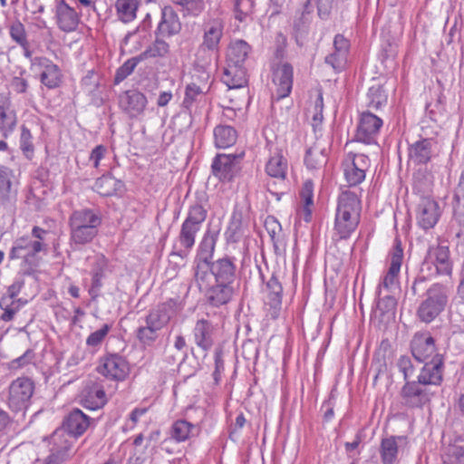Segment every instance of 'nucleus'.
Instances as JSON below:
<instances>
[{
  "label": "nucleus",
  "instance_id": "nucleus-29",
  "mask_svg": "<svg viewBox=\"0 0 464 464\" xmlns=\"http://www.w3.org/2000/svg\"><path fill=\"white\" fill-rule=\"evenodd\" d=\"M108 268V260L102 256H96L91 269L92 283L89 288V295L92 300H96L101 295V289L103 285L102 279L105 277V272Z\"/></svg>",
  "mask_w": 464,
  "mask_h": 464
},
{
  "label": "nucleus",
  "instance_id": "nucleus-32",
  "mask_svg": "<svg viewBox=\"0 0 464 464\" xmlns=\"http://www.w3.org/2000/svg\"><path fill=\"white\" fill-rule=\"evenodd\" d=\"M8 31L12 41L23 50L24 56L27 59H31L33 52L24 24L20 20L16 19L8 25Z\"/></svg>",
  "mask_w": 464,
  "mask_h": 464
},
{
  "label": "nucleus",
  "instance_id": "nucleus-3",
  "mask_svg": "<svg viewBox=\"0 0 464 464\" xmlns=\"http://www.w3.org/2000/svg\"><path fill=\"white\" fill-rule=\"evenodd\" d=\"M207 215L208 210L201 201L196 200L189 206L188 215L181 225L177 243L173 246L170 256H177L181 260L188 257L195 245L196 236L207 218Z\"/></svg>",
  "mask_w": 464,
  "mask_h": 464
},
{
  "label": "nucleus",
  "instance_id": "nucleus-33",
  "mask_svg": "<svg viewBox=\"0 0 464 464\" xmlns=\"http://www.w3.org/2000/svg\"><path fill=\"white\" fill-rule=\"evenodd\" d=\"M434 185V176L426 168H420L413 174L412 188L420 198L430 197Z\"/></svg>",
  "mask_w": 464,
  "mask_h": 464
},
{
  "label": "nucleus",
  "instance_id": "nucleus-1",
  "mask_svg": "<svg viewBox=\"0 0 464 464\" xmlns=\"http://www.w3.org/2000/svg\"><path fill=\"white\" fill-rule=\"evenodd\" d=\"M453 274V260L447 246L430 247L422 261L418 276L411 287V294L417 295L424 289L427 280L436 276L451 279Z\"/></svg>",
  "mask_w": 464,
  "mask_h": 464
},
{
  "label": "nucleus",
  "instance_id": "nucleus-44",
  "mask_svg": "<svg viewBox=\"0 0 464 464\" xmlns=\"http://www.w3.org/2000/svg\"><path fill=\"white\" fill-rule=\"evenodd\" d=\"M27 303V300H11L9 298H0V308L3 314L0 316V322L13 321L14 315Z\"/></svg>",
  "mask_w": 464,
  "mask_h": 464
},
{
  "label": "nucleus",
  "instance_id": "nucleus-63",
  "mask_svg": "<svg viewBox=\"0 0 464 464\" xmlns=\"http://www.w3.org/2000/svg\"><path fill=\"white\" fill-rule=\"evenodd\" d=\"M74 4L75 9L79 11L82 9L85 13V16L91 15L92 13H96V5L94 0H72Z\"/></svg>",
  "mask_w": 464,
  "mask_h": 464
},
{
  "label": "nucleus",
  "instance_id": "nucleus-22",
  "mask_svg": "<svg viewBox=\"0 0 464 464\" xmlns=\"http://www.w3.org/2000/svg\"><path fill=\"white\" fill-rule=\"evenodd\" d=\"M411 351L416 361L423 362L437 354L435 340L429 332H418L411 341Z\"/></svg>",
  "mask_w": 464,
  "mask_h": 464
},
{
  "label": "nucleus",
  "instance_id": "nucleus-50",
  "mask_svg": "<svg viewBox=\"0 0 464 464\" xmlns=\"http://www.w3.org/2000/svg\"><path fill=\"white\" fill-rule=\"evenodd\" d=\"M254 7V0H234L235 18L239 22L246 21L253 13Z\"/></svg>",
  "mask_w": 464,
  "mask_h": 464
},
{
  "label": "nucleus",
  "instance_id": "nucleus-13",
  "mask_svg": "<svg viewBox=\"0 0 464 464\" xmlns=\"http://www.w3.org/2000/svg\"><path fill=\"white\" fill-rule=\"evenodd\" d=\"M272 82L276 86L275 97L277 101L287 97L292 91L294 69L289 63L274 62L271 64Z\"/></svg>",
  "mask_w": 464,
  "mask_h": 464
},
{
  "label": "nucleus",
  "instance_id": "nucleus-60",
  "mask_svg": "<svg viewBox=\"0 0 464 464\" xmlns=\"http://www.w3.org/2000/svg\"><path fill=\"white\" fill-rule=\"evenodd\" d=\"M286 44H287L286 37L282 33H278L276 36V51H275V57H276V59L278 60V62H282V60L285 57Z\"/></svg>",
  "mask_w": 464,
  "mask_h": 464
},
{
  "label": "nucleus",
  "instance_id": "nucleus-17",
  "mask_svg": "<svg viewBox=\"0 0 464 464\" xmlns=\"http://www.w3.org/2000/svg\"><path fill=\"white\" fill-rule=\"evenodd\" d=\"M444 369L443 356L435 354L430 362H425L421 367L417 380L425 386H430L431 390L438 389L443 381Z\"/></svg>",
  "mask_w": 464,
  "mask_h": 464
},
{
  "label": "nucleus",
  "instance_id": "nucleus-23",
  "mask_svg": "<svg viewBox=\"0 0 464 464\" xmlns=\"http://www.w3.org/2000/svg\"><path fill=\"white\" fill-rule=\"evenodd\" d=\"M403 259V249L401 242L397 241L390 253V266L379 287L387 291L392 290L398 285V276Z\"/></svg>",
  "mask_w": 464,
  "mask_h": 464
},
{
  "label": "nucleus",
  "instance_id": "nucleus-40",
  "mask_svg": "<svg viewBox=\"0 0 464 464\" xmlns=\"http://www.w3.org/2000/svg\"><path fill=\"white\" fill-rule=\"evenodd\" d=\"M237 139V130L229 125L220 124L214 129V140L218 148H228L236 143Z\"/></svg>",
  "mask_w": 464,
  "mask_h": 464
},
{
  "label": "nucleus",
  "instance_id": "nucleus-21",
  "mask_svg": "<svg viewBox=\"0 0 464 464\" xmlns=\"http://www.w3.org/2000/svg\"><path fill=\"white\" fill-rule=\"evenodd\" d=\"M439 203L431 197L420 198L417 207V221L420 227L427 230L432 228L440 217Z\"/></svg>",
  "mask_w": 464,
  "mask_h": 464
},
{
  "label": "nucleus",
  "instance_id": "nucleus-39",
  "mask_svg": "<svg viewBox=\"0 0 464 464\" xmlns=\"http://www.w3.org/2000/svg\"><path fill=\"white\" fill-rule=\"evenodd\" d=\"M115 10L117 17L122 23H130L137 16V11L140 6L139 0H116Z\"/></svg>",
  "mask_w": 464,
  "mask_h": 464
},
{
  "label": "nucleus",
  "instance_id": "nucleus-35",
  "mask_svg": "<svg viewBox=\"0 0 464 464\" xmlns=\"http://www.w3.org/2000/svg\"><path fill=\"white\" fill-rule=\"evenodd\" d=\"M123 188V182L111 174L102 175L97 179L93 186V189L102 197L116 195L118 192H121Z\"/></svg>",
  "mask_w": 464,
  "mask_h": 464
},
{
  "label": "nucleus",
  "instance_id": "nucleus-7",
  "mask_svg": "<svg viewBox=\"0 0 464 464\" xmlns=\"http://www.w3.org/2000/svg\"><path fill=\"white\" fill-rule=\"evenodd\" d=\"M360 200L354 192L343 191L338 198L334 229L340 239L348 238L359 224Z\"/></svg>",
  "mask_w": 464,
  "mask_h": 464
},
{
  "label": "nucleus",
  "instance_id": "nucleus-47",
  "mask_svg": "<svg viewBox=\"0 0 464 464\" xmlns=\"http://www.w3.org/2000/svg\"><path fill=\"white\" fill-rule=\"evenodd\" d=\"M142 61H144V60H143V58H141L140 54L128 59L116 71L115 77H114V82L120 83L121 82L125 80L129 75H130L133 72L136 66Z\"/></svg>",
  "mask_w": 464,
  "mask_h": 464
},
{
  "label": "nucleus",
  "instance_id": "nucleus-18",
  "mask_svg": "<svg viewBox=\"0 0 464 464\" xmlns=\"http://www.w3.org/2000/svg\"><path fill=\"white\" fill-rule=\"evenodd\" d=\"M369 159L364 154H349L343 162L344 177L350 187L361 184L365 179Z\"/></svg>",
  "mask_w": 464,
  "mask_h": 464
},
{
  "label": "nucleus",
  "instance_id": "nucleus-51",
  "mask_svg": "<svg viewBox=\"0 0 464 464\" xmlns=\"http://www.w3.org/2000/svg\"><path fill=\"white\" fill-rule=\"evenodd\" d=\"M20 149L26 159L31 160L34 157L33 135L25 125L21 127Z\"/></svg>",
  "mask_w": 464,
  "mask_h": 464
},
{
  "label": "nucleus",
  "instance_id": "nucleus-46",
  "mask_svg": "<svg viewBox=\"0 0 464 464\" xmlns=\"http://www.w3.org/2000/svg\"><path fill=\"white\" fill-rule=\"evenodd\" d=\"M304 163L310 169H318L326 163V155L324 149H320L317 146L309 148L306 150L304 157Z\"/></svg>",
  "mask_w": 464,
  "mask_h": 464
},
{
  "label": "nucleus",
  "instance_id": "nucleus-54",
  "mask_svg": "<svg viewBox=\"0 0 464 464\" xmlns=\"http://www.w3.org/2000/svg\"><path fill=\"white\" fill-rule=\"evenodd\" d=\"M397 366L400 372L403 374V379L406 382H411V378L415 375V366L411 359L407 355H401L397 362Z\"/></svg>",
  "mask_w": 464,
  "mask_h": 464
},
{
  "label": "nucleus",
  "instance_id": "nucleus-9",
  "mask_svg": "<svg viewBox=\"0 0 464 464\" xmlns=\"http://www.w3.org/2000/svg\"><path fill=\"white\" fill-rule=\"evenodd\" d=\"M225 21L219 16H208L201 24L202 42L199 52L218 53L224 36Z\"/></svg>",
  "mask_w": 464,
  "mask_h": 464
},
{
  "label": "nucleus",
  "instance_id": "nucleus-31",
  "mask_svg": "<svg viewBox=\"0 0 464 464\" xmlns=\"http://www.w3.org/2000/svg\"><path fill=\"white\" fill-rule=\"evenodd\" d=\"M407 443L404 436H391L382 440L380 454L382 464H395L398 461L400 448Z\"/></svg>",
  "mask_w": 464,
  "mask_h": 464
},
{
  "label": "nucleus",
  "instance_id": "nucleus-36",
  "mask_svg": "<svg viewBox=\"0 0 464 464\" xmlns=\"http://www.w3.org/2000/svg\"><path fill=\"white\" fill-rule=\"evenodd\" d=\"M192 270V284H195L200 291L206 289L209 285L212 276V262L194 259Z\"/></svg>",
  "mask_w": 464,
  "mask_h": 464
},
{
  "label": "nucleus",
  "instance_id": "nucleus-27",
  "mask_svg": "<svg viewBox=\"0 0 464 464\" xmlns=\"http://www.w3.org/2000/svg\"><path fill=\"white\" fill-rule=\"evenodd\" d=\"M91 419L79 409H73L63 419L62 429L72 437L82 436L89 428Z\"/></svg>",
  "mask_w": 464,
  "mask_h": 464
},
{
  "label": "nucleus",
  "instance_id": "nucleus-41",
  "mask_svg": "<svg viewBox=\"0 0 464 464\" xmlns=\"http://www.w3.org/2000/svg\"><path fill=\"white\" fill-rule=\"evenodd\" d=\"M16 125L17 116L15 111L0 105V132L2 136L7 139L14 132Z\"/></svg>",
  "mask_w": 464,
  "mask_h": 464
},
{
  "label": "nucleus",
  "instance_id": "nucleus-28",
  "mask_svg": "<svg viewBox=\"0 0 464 464\" xmlns=\"http://www.w3.org/2000/svg\"><path fill=\"white\" fill-rule=\"evenodd\" d=\"M217 328L214 324L207 319H199L193 328L194 342L203 351L209 350L214 344Z\"/></svg>",
  "mask_w": 464,
  "mask_h": 464
},
{
  "label": "nucleus",
  "instance_id": "nucleus-38",
  "mask_svg": "<svg viewBox=\"0 0 464 464\" xmlns=\"http://www.w3.org/2000/svg\"><path fill=\"white\" fill-rule=\"evenodd\" d=\"M198 431L199 429L196 425L185 420H178L171 426L170 437L176 441L181 442L198 435Z\"/></svg>",
  "mask_w": 464,
  "mask_h": 464
},
{
  "label": "nucleus",
  "instance_id": "nucleus-10",
  "mask_svg": "<svg viewBox=\"0 0 464 464\" xmlns=\"http://www.w3.org/2000/svg\"><path fill=\"white\" fill-rule=\"evenodd\" d=\"M436 390L425 386L418 380L406 382L400 392L401 403L409 409H421L430 403Z\"/></svg>",
  "mask_w": 464,
  "mask_h": 464
},
{
  "label": "nucleus",
  "instance_id": "nucleus-24",
  "mask_svg": "<svg viewBox=\"0 0 464 464\" xmlns=\"http://www.w3.org/2000/svg\"><path fill=\"white\" fill-rule=\"evenodd\" d=\"M237 267L236 258L225 256L212 262V276L216 283L234 285Z\"/></svg>",
  "mask_w": 464,
  "mask_h": 464
},
{
  "label": "nucleus",
  "instance_id": "nucleus-19",
  "mask_svg": "<svg viewBox=\"0 0 464 464\" xmlns=\"http://www.w3.org/2000/svg\"><path fill=\"white\" fill-rule=\"evenodd\" d=\"M240 155L218 154L212 162V173L221 181H230L238 172Z\"/></svg>",
  "mask_w": 464,
  "mask_h": 464
},
{
  "label": "nucleus",
  "instance_id": "nucleus-30",
  "mask_svg": "<svg viewBox=\"0 0 464 464\" xmlns=\"http://www.w3.org/2000/svg\"><path fill=\"white\" fill-rule=\"evenodd\" d=\"M235 295L234 285L216 283L210 286L206 294L207 301L214 307L227 304Z\"/></svg>",
  "mask_w": 464,
  "mask_h": 464
},
{
  "label": "nucleus",
  "instance_id": "nucleus-12",
  "mask_svg": "<svg viewBox=\"0 0 464 464\" xmlns=\"http://www.w3.org/2000/svg\"><path fill=\"white\" fill-rule=\"evenodd\" d=\"M85 16L82 9L77 11L65 0H55L54 18L57 27L64 33H72L78 28L81 17Z\"/></svg>",
  "mask_w": 464,
  "mask_h": 464
},
{
  "label": "nucleus",
  "instance_id": "nucleus-57",
  "mask_svg": "<svg viewBox=\"0 0 464 464\" xmlns=\"http://www.w3.org/2000/svg\"><path fill=\"white\" fill-rule=\"evenodd\" d=\"M325 63L331 65L334 71L341 72L345 67L347 62V55L342 54L340 53H334L328 54L325 59Z\"/></svg>",
  "mask_w": 464,
  "mask_h": 464
},
{
  "label": "nucleus",
  "instance_id": "nucleus-25",
  "mask_svg": "<svg viewBox=\"0 0 464 464\" xmlns=\"http://www.w3.org/2000/svg\"><path fill=\"white\" fill-rule=\"evenodd\" d=\"M35 64L40 68V82L48 89H54L61 85L63 73L60 67L45 57L35 59Z\"/></svg>",
  "mask_w": 464,
  "mask_h": 464
},
{
  "label": "nucleus",
  "instance_id": "nucleus-8",
  "mask_svg": "<svg viewBox=\"0 0 464 464\" xmlns=\"http://www.w3.org/2000/svg\"><path fill=\"white\" fill-rule=\"evenodd\" d=\"M34 382L28 377H19L9 386L7 403L14 412H24L31 404L34 392Z\"/></svg>",
  "mask_w": 464,
  "mask_h": 464
},
{
  "label": "nucleus",
  "instance_id": "nucleus-16",
  "mask_svg": "<svg viewBox=\"0 0 464 464\" xmlns=\"http://www.w3.org/2000/svg\"><path fill=\"white\" fill-rule=\"evenodd\" d=\"M382 126V120L372 111L362 112L356 130L357 141L365 144L376 143L377 135Z\"/></svg>",
  "mask_w": 464,
  "mask_h": 464
},
{
  "label": "nucleus",
  "instance_id": "nucleus-52",
  "mask_svg": "<svg viewBox=\"0 0 464 464\" xmlns=\"http://www.w3.org/2000/svg\"><path fill=\"white\" fill-rule=\"evenodd\" d=\"M265 227L269 234L276 249L278 248L277 243L282 232V227L277 219L274 217H267L265 220Z\"/></svg>",
  "mask_w": 464,
  "mask_h": 464
},
{
  "label": "nucleus",
  "instance_id": "nucleus-59",
  "mask_svg": "<svg viewBox=\"0 0 464 464\" xmlns=\"http://www.w3.org/2000/svg\"><path fill=\"white\" fill-rule=\"evenodd\" d=\"M25 202L28 206L37 211L42 210L45 207L44 199L37 196L33 188L29 190Z\"/></svg>",
  "mask_w": 464,
  "mask_h": 464
},
{
  "label": "nucleus",
  "instance_id": "nucleus-49",
  "mask_svg": "<svg viewBox=\"0 0 464 464\" xmlns=\"http://www.w3.org/2000/svg\"><path fill=\"white\" fill-rule=\"evenodd\" d=\"M203 92L199 86L195 83L188 84L186 87L183 107L191 111L194 103L199 102L203 99Z\"/></svg>",
  "mask_w": 464,
  "mask_h": 464
},
{
  "label": "nucleus",
  "instance_id": "nucleus-55",
  "mask_svg": "<svg viewBox=\"0 0 464 464\" xmlns=\"http://www.w3.org/2000/svg\"><path fill=\"white\" fill-rule=\"evenodd\" d=\"M282 294L277 292H268L266 297V305L269 306V314L271 318L276 319L279 315L282 304Z\"/></svg>",
  "mask_w": 464,
  "mask_h": 464
},
{
  "label": "nucleus",
  "instance_id": "nucleus-37",
  "mask_svg": "<svg viewBox=\"0 0 464 464\" xmlns=\"http://www.w3.org/2000/svg\"><path fill=\"white\" fill-rule=\"evenodd\" d=\"M218 234L213 231H207L200 241L194 259L213 262V254L216 247Z\"/></svg>",
  "mask_w": 464,
  "mask_h": 464
},
{
  "label": "nucleus",
  "instance_id": "nucleus-4",
  "mask_svg": "<svg viewBox=\"0 0 464 464\" xmlns=\"http://www.w3.org/2000/svg\"><path fill=\"white\" fill-rule=\"evenodd\" d=\"M251 51L244 40H236L229 44L227 65L224 67L222 82L229 89L242 88L247 83L246 62Z\"/></svg>",
  "mask_w": 464,
  "mask_h": 464
},
{
  "label": "nucleus",
  "instance_id": "nucleus-42",
  "mask_svg": "<svg viewBox=\"0 0 464 464\" xmlns=\"http://www.w3.org/2000/svg\"><path fill=\"white\" fill-rule=\"evenodd\" d=\"M163 37L164 36L161 35H156L154 42L140 53L143 60L149 58H163L169 54V44Z\"/></svg>",
  "mask_w": 464,
  "mask_h": 464
},
{
  "label": "nucleus",
  "instance_id": "nucleus-6",
  "mask_svg": "<svg viewBox=\"0 0 464 464\" xmlns=\"http://www.w3.org/2000/svg\"><path fill=\"white\" fill-rule=\"evenodd\" d=\"M451 287L442 283L431 284L422 295L416 316L421 323L429 324L435 321L447 308Z\"/></svg>",
  "mask_w": 464,
  "mask_h": 464
},
{
  "label": "nucleus",
  "instance_id": "nucleus-20",
  "mask_svg": "<svg viewBox=\"0 0 464 464\" xmlns=\"http://www.w3.org/2000/svg\"><path fill=\"white\" fill-rule=\"evenodd\" d=\"M121 110L130 118H137L141 115L148 104L147 97L138 90H128L118 97Z\"/></svg>",
  "mask_w": 464,
  "mask_h": 464
},
{
  "label": "nucleus",
  "instance_id": "nucleus-43",
  "mask_svg": "<svg viewBox=\"0 0 464 464\" xmlns=\"http://www.w3.org/2000/svg\"><path fill=\"white\" fill-rule=\"evenodd\" d=\"M170 2L179 7L184 17H197L206 7L205 0H170Z\"/></svg>",
  "mask_w": 464,
  "mask_h": 464
},
{
  "label": "nucleus",
  "instance_id": "nucleus-2",
  "mask_svg": "<svg viewBox=\"0 0 464 464\" xmlns=\"http://www.w3.org/2000/svg\"><path fill=\"white\" fill-rule=\"evenodd\" d=\"M177 302L169 299L150 310L135 332V336L143 346H153L162 336L163 329L168 325L176 311Z\"/></svg>",
  "mask_w": 464,
  "mask_h": 464
},
{
  "label": "nucleus",
  "instance_id": "nucleus-26",
  "mask_svg": "<svg viewBox=\"0 0 464 464\" xmlns=\"http://www.w3.org/2000/svg\"><path fill=\"white\" fill-rule=\"evenodd\" d=\"M181 22L177 12L169 5L161 9V17L155 31V35L173 36L181 30Z\"/></svg>",
  "mask_w": 464,
  "mask_h": 464
},
{
  "label": "nucleus",
  "instance_id": "nucleus-48",
  "mask_svg": "<svg viewBox=\"0 0 464 464\" xmlns=\"http://www.w3.org/2000/svg\"><path fill=\"white\" fill-rule=\"evenodd\" d=\"M368 106L372 110H379L387 102V95L382 86H372L369 89L368 93Z\"/></svg>",
  "mask_w": 464,
  "mask_h": 464
},
{
  "label": "nucleus",
  "instance_id": "nucleus-53",
  "mask_svg": "<svg viewBox=\"0 0 464 464\" xmlns=\"http://www.w3.org/2000/svg\"><path fill=\"white\" fill-rule=\"evenodd\" d=\"M111 329V325L109 324H104L99 330L92 333L86 339V344L90 347H98L104 341L105 337L108 335L110 330Z\"/></svg>",
  "mask_w": 464,
  "mask_h": 464
},
{
  "label": "nucleus",
  "instance_id": "nucleus-61",
  "mask_svg": "<svg viewBox=\"0 0 464 464\" xmlns=\"http://www.w3.org/2000/svg\"><path fill=\"white\" fill-rule=\"evenodd\" d=\"M34 353L33 350L31 349H28L26 350L23 355L19 356L18 358L13 360L11 362H10V366L11 368L13 369H18V368H22L24 367V365H27L29 364L32 360L34 359Z\"/></svg>",
  "mask_w": 464,
  "mask_h": 464
},
{
  "label": "nucleus",
  "instance_id": "nucleus-14",
  "mask_svg": "<svg viewBox=\"0 0 464 464\" xmlns=\"http://www.w3.org/2000/svg\"><path fill=\"white\" fill-rule=\"evenodd\" d=\"M46 249L47 245L45 243L33 241L28 237H21L14 241L9 253V258H23L26 263L36 266L38 263L37 254Z\"/></svg>",
  "mask_w": 464,
  "mask_h": 464
},
{
  "label": "nucleus",
  "instance_id": "nucleus-58",
  "mask_svg": "<svg viewBox=\"0 0 464 464\" xmlns=\"http://www.w3.org/2000/svg\"><path fill=\"white\" fill-rule=\"evenodd\" d=\"M24 282L23 279H15L14 283L8 286L6 293L1 298H9L11 300H24L18 298L22 288L24 287Z\"/></svg>",
  "mask_w": 464,
  "mask_h": 464
},
{
  "label": "nucleus",
  "instance_id": "nucleus-64",
  "mask_svg": "<svg viewBox=\"0 0 464 464\" xmlns=\"http://www.w3.org/2000/svg\"><path fill=\"white\" fill-rule=\"evenodd\" d=\"M334 51H336V53H340L341 55H348L350 43L343 35L337 34L334 40Z\"/></svg>",
  "mask_w": 464,
  "mask_h": 464
},
{
  "label": "nucleus",
  "instance_id": "nucleus-45",
  "mask_svg": "<svg viewBox=\"0 0 464 464\" xmlns=\"http://www.w3.org/2000/svg\"><path fill=\"white\" fill-rule=\"evenodd\" d=\"M453 217L464 218V169L461 171L459 182L454 189Z\"/></svg>",
  "mask_w": 464,
  "mask_h": 464
},
{
  "label": "nucleus",
  "instance_id": "nucleus-5",
  "mask_svg": "<svg viewBox=\"0 0 464 464\" xmlns=\"http://www.w3.org/2000/svg\"><path fill=\"white\" fill-rule=\"evenodd\" d=\"M102 221V215L98 210L92 208L74 210L68 221L71 243L82 246L92 242L98 235Z\"/></svg>",
  "mask_w": 464,
  "mask_h": 464
},
{
  "label": "nucleus",
  "instance_id": "nucleus-34",
  "mask_svg": "<svg viewBox=\"0 0 464 464\" xmlns=\"http://www.w3.org/2000/svg\"><path fill=\"white\" fill-rule=\"evenodd\" d=\"M287 168V160L280 152H276L268 160L266 172L269 177L278 179L279 185H285Z\"/></svg>",
  "mask_w": 464,
  "mask_h": 464
},
{
  "label": "nucleus",
  "instance_id": "nucleus-11",
  "mask_svg": "<svg viewBox=\"0 0 464 464\" xmlns=\"http://www.w3.org/2000/svg\"><path fill=\"white\" fill-rule=\"evenodd\" d=\"M440 152L439 142L434 138H421L409 145L408 159L414 165H427L438 158Z\"/></svg>",
  "mask_w": 464,
  "mask_h": 464
},
{
  "label": "nucleus",
  "instance_id": "nucleus-15",
  "mask_svg": "<svg viewBox=\"0 0 464 464\" xmlns=\"http://www.w3.org/2000/svg\"><path fill=\"white\" fill-rule=\"evenodd\" d=\"M97 371L110 380L120 382L129 375L130 367L124 357L113 353L102 359Z\"/></svg>",
  "mask_w": 464,
  "mask_h": 464
},
{
  "label": "nucleus",
  "instance_id": "nucleus-62",
  "mask_svg": "<svg viewBox=\"0 0 464 464\" xmlns=\"http://www.w3.org/2000/svg\"><path fill=\"white\" fill-rule=\"evenodd\" d=\"M70 450L69 446H64L55 452H52L45 459V464H60L67 457V451Z\"/></svg>",
  "mask_w": 464,
  "mask_h": 464
},
{
  "label": "nucleus",
  "instance_id": "nucleus-56",
  "mask_svg": "<svg viewBox=\"0 0 464 464\" xmlns=\"http://www.w3.org/2000/svg\"><path fill=\"white\" fill-rule=\"evenodd\" d=\"M10 170L5 166H0V198H5L11 190Z\"/></svg>",
  "mask_w": 464,
  "mask_h": 464
}]
</instances>
